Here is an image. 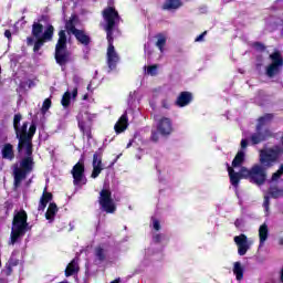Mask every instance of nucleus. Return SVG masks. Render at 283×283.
I'll return each instance as SVG.
<instances>
[{"mask_svg":"<svg viewBox=\"0 0 283 283\" xmlns=\"http://www.w3.org/2000/svg\"><path fill=\"white\" fill-rule=\"evenodd\" d=\"M103 19L106 24H104V30L106 32V39L108 42V49H107V65L109 69V72L112 70H116L117 63L120 61V57L118 56V53L116 52V49L114 48V30L118 28V24L120 23V15L118 14V11L114 7H107L103 10Z\"/></svg>","mask_w":283,"mask_h":283,"instance_id":"1","label":"nucleus"},{"mask_svg":"<svg viewBox=\"0 0 283 283\" xmlns=\"http://www.w3.org/2000/svg\"><path fill=\"white\" fill-rule=\"evenodd\" d=\"M46 15H41L36 22H33L31 31L32 36L27 38V45H34L33 52L35 53L39 52L45 43L54 39V25L49 23L43 28V24H41V21H46Z\"/></svg>","mask_w":283,"mask_h":283,"instance_id":"2","label":"nucleus"},{"mask_svg":"<svg viewBox=\"0 0 283 283\" xmlns=\"http://www.w3.org/2000/svg\"><path fill=\"white\" fill-rule=\"evenodd\" d=\"M32 229V226L28 223V213L25 210L15 211L11 228V241L9 244H17L28 231Z\"/></svg>","mask_w":283,"mask_h":283,"instance_id":"3","label":"nucleus"},{"mask_svg":"<svg viewBox=\"0 0 283 283\" xmlns=\"http://www.w3.org/2000/svg\"><path fill=\"white\" fill-rule=\"evenodd\" d=\"M268 169L262 164H255L251 169L241 167V177L252 182V185H256V187H262L266 182Z\"/></svg>","mask_w":283,"mask_h":283,"instance_id":"4","label":"nucleus"},{"mask_svg":"<svg viewBox=\"0 0 283 283\" xmlns=\"http://www.w3.org/2000/svg\"><path fill=\"white\" fill-rule=\"evenodd\" d=\"M55 61L61 67H65V64L72 61V52L67 50V35L65 34V30L59 32V40L55 45Z\"/></svg>","mask_w":283,"mask_h":283,"instance_id":"5","label":"nucleus"},{"mask_svg":"<svg viewBox=\"0 0 283 283\" xmlns=\"http://www.w3.org/2000/svg\"><path fill=\"white\" fill-rule=\"evenodd\" d=\"M28 122H24L22 126H19L20 129V136L18 143V151L21 154L23 151V147H32V138H34V134H36V122L32 119L31 126L28 132Z\"/></svg>","mask_w":283,"mask_h":283,"instance_id":"6","label":"nucleus"},{"mask_svg":"<svg viewBox=\"0 0 283 283\" xmlns=\"http://www.w3.org/2000/svg\"><path fill=\"white\" fill-rule=\"evenodd\" d=\"M280 154H282V147L280 146H274L272 148L260 150V165L268 169H271V167H273V165L277 163Z\"/></svg>","mask_w":283,"mask_h":283,"instance_id":"7","label":"nucleus"},{"mask_svg":"<svg viewBox=\"0 0 283 283\" xmlns=\"http://www.w3.org/2000/svg\"><path fill=\"white\" fill-rule=\"evenodd\" d=\"M94 118H96V115L90 114L87 111H81L77 115L78 127L88 139L92 138V120Z\"/></svg>","mask_w":283,"mask_h":283,"instance_id":"8","label":"nucleus"},{"mask_svg":"<svg viewBox=\"0 0 283 283\" xmlns=\"http://www.w3.org/2000/svg\"><path fill=\"white\" fill-rule=\"evenodd\" d=\"M270 59L272 62L265 69V76H268L269 78H273L274 76H277L280 72H282V67H283L282 53H280V51H276L270 54Z\"/></svg>","mask_w":283,"mask_h":283,"instance_id":"9","label":"nucleus"},{"mask_svg":"<svg viewBox=\"0 0 283 283\" xmlns=\"http://www.w3.org/2000/svg\"><path fill=\"white\" fill-rule=\"evenodd\" d=\"M98 203L102 211H105V213L116 212V203L112 199V191L107 189H102L99 192Z\"/></svg>","mask_w":283,"mask_h":283,"instance_id":"10","label":"nucleus"},{"mask_svg":"<svg viewBox=\"0 0 283 283\" xmlns=\"http://www.w3.org/2000/svg\"><path fill=\"white\" fill-rule=\"evenodd\" d=\"M73 176V185H87V178H85V165L83 159H81L71 170Z\"/></svg>","mask_w":283,"mask_h":283,"instance_id":"11","label":"nucleus"},{"mask_svg":"<svg viewBox=\"0 0 283 283\" xmlns=\"http://www.w3.org/2000/svg\"><path fill=\"white\" fill-rule=\"evenodd\" d=\"M269 138H273V132L269 128L256 126L255 132L250 137V140L252 145H260V143H264L265 140H269Z\"/></svg>","mask_w":283,"mask_h":283,"instance_id":"12","label":"nucleus"},{"mask_svg":"<svg viewBox=\"0 0 283 283\" xmlns=\"http://www.w3.org/2000/svg\"><path fill=\"white\" fill-rule=\"evenodd\" d=\"M103 169V148H98L93 155V171L91 178H98Z\"/></svg>","mask_w":283,"mask_h":283,"instance_id":"13","label":"nucleus"},{"mask_svg":"<svg viewBox=\"0 0 283 283\" xmlns=\"http://www.w3.org/2000/svg\"><path fill=\"white\" fill-rule=\"evenodd\" d=\"M25 157L20 161V167L22 170L30 174L34 169V158L32 157V146H24Z\"/></svg>","mask_w":283,"mask_h":283,"instance_id":"14","label":"nucleus"},{"mask_svg":"<svg viewBox=\"0 0 283 283\" xmlns=\"http://www.w3.org/2000/svg\"><path fill=\"white\" fill-rule=\"evenodd\" d=\"M71 34L75 36L76 41H78L81 45H84L86 54H90V43H92V38L88 34H86L84 30L80 29L74 30Z\"/></svg>","mask_w":283,"mask_h":283,"instance_id":"15","label":"nucleus"},{"mask_svg":"<svg viewBox=\"0 0 283 283\" xmlns=\"http://www.w3.org/2000/svg\"><path fill=\"white\" fill-rule=\"evenodd\" d=\"M234 242L238 247L239 255H247V251L251 249V243H249V238H247V234L234 237Z\"/></svg>","mask_w":283,"mask_h":283,"instance_id":"16","label":"nucleus"},{"mask_svg":"<svg viewBox=\"0 0 283 283\" xmlns=\"http://www.w3.org/2000/svg\"><path fill=\"white\" fill-rule=\"evenodd\" d=\"M28 174L29 172H27L25 170L19 168V165L14 166V168H13L14 190H17V189H19V187H21V182H23V180H25V178H28Z\"/></svg>","mask_w":283,"mask_h":283,"instance_id":"17","label":"nucleus"},{"mask_svg":"<svg viewBox=\"0 0 283 283\" xmlns=\"http://www.w3.org/2000/svg\"><path fill=\"white\" fill-rule=\"evenodd\" d=\"M158 132L161 134V136H169L171 134V119L164 117L160 119V122L157 125Z\"/></svg>","mask_w":283,"mask_h":283,"instance_id":"18","label":"nucleus"},{"mask_svg":"<svg viewBox=\"0 0 283 283\" xmlns=\"http://www.w3.org/2000/svg\"><path fill=\"white\" fill-rule=\"evenodd\" d=\"M228 167V172L230 176V182L232 185V187H234L235 189H238L239 185H240V179L244 178L242 177V168L240 169L239 172H235V170H233V168H231V166H229V164H227Z\"/></svg>","mask_w":283,"mask_h":283,"instance_id":"19","label":"nucleus"},{"mask_svg":"<svg viewBox=\"0 0 283 283\" xmlns=\"http://www.w3.org/2000/svg\"><path fill=\"white\" fill-rule=\"evenodd\" d=\"M193 101V96L189 92H181L180 95L177 97L176 105L178 107H187L189 103Z\"/></svg>","mask_w":283,"mask_h":283,"instance_id":"20","label":"nucleus"},{"mask_svg":"<svg viewBox=\"0 0 283 283\" xmlns=\"http://www.w3.org/2000/svg\"><path fill=\"white\" fill-rule=\"evenodd\" d=\"M129 126L128 119H127V111L120 116L118 122L115 124V132L116 134H123L125 129Z\"/></svg>","mask_w":283,"mask_h":283,"instance_id":"21","label":"nucleus"},{"mask_svg":"<svg viewBox=\"0 0 283 283\" xmlns=\"http://www.w3.org/2000/svg\"><path fill=\"white\" fill-rule=\"evenodd\" d=\"M259 238H260L259 249H262L264 247V242L269 240V226L266 223H263L259 228Z\"/></svg>","mask_w":283,"mask_h":283,"instance_id":"22","label":"nucleus"},{"mask_svg":"<svg viewBox=\"0 0 283 283\" xmlns=\"http://www.w3.org/2000/svg\"><path fill=\"white\" fill-rule=\"evenodd\" d=\"M1 154L4 160H14V146L12 144H4Z\"/></svg>","mask_w":283,"mask_h":283,"instance_id":"23","label":"nucleus"},{"mask_svg":"<svg viewBox=\"0 0 283 283\" xmlns=\"http://www.w3.org/2000/svg\"><path fill=\"white\" fill-rule=\"evenodd\" d=\"M46 191L48 189L45 188L42 197L40 198L38 211H45V208L48 207V202H51L52 200V192H46Z\"/></svg>","mask_w":283,"mask_h":283,"instance_id":"24","label":"nucleus"},{"mask_svg":"<svg viewBox=\"0 0 283 283\" xmlns=\"http://www.w3.org/2000/svg\"><path fill=\"white\" fill-rule=\"evenodd\" d=\"M78 269H80L78 268V256H76L66 266V270H65L66 277L72 276L74 273H78Z\"/></svg>","mask_w":283,"mask_h":283,"instance_id":"25","label":"nucleus"},{"mask_svg":"<svg viewBox=\"0 0 283 283\" xmlns=\"http://www.w3.org/2000/svg\"><path fill=\"white\" fill-rule=\"evenodd\" d=\"M76 25H78V15L72 14L71 18L69 19V21H66V23H65V28H66L69 34H72L74 32V30H78V29H76Z\"/></svg>","mask_w":283,"mask_h":283,"instance_id":"26","label":"nucleus"},{"mask_svg":"<svg viewBox=\"0 0 283 283\" xmlns=\"http://www.w3.org/2000/svg\"><path fill=\"white\" fill-rule=\"evenodd\" d=\"M107 260V250L103 249L102 247L95 248V262L97 264H103Z\"/></svg>","mask_w":283,"mask_h":283,"instance_id":"27","label":"nucleus"},{"mask_svg":"<svg viewBox=\"0 0 283 283\" xmlns=\"http://www.w3.org/2000/svg\"><path fill=\"white\" fill-rule=\"evenodd\" d=\"M56 213H59V207L56 206V203L51 202L45 213L46 220H50V222H54V217L56 216Z\"/></svg>","mask_w":283,"mask_h":283,"instance_id":"28","label":"nucleus"},{"mask_svg":"<svg viewBox=\"0 0 283 283\" xmlns=\"http://www.w3.org/2000/svg\"><path fill=\"white\" fill-rule=\"evenodd\" d=\"M181 6L182 1L180 0H166L163 4V10H178Z\"/></svg>","mask_w":283,"mask_h":283,"instance_id":"29","label":"nucleus"},{"mask_svg":"<svg viewBox=\"0 0 283 283\" xmlns=\"http://www.w3.org/2000/svg\"><path fill=\"white\" fill-rule=\"evenodd\" d=\"M233 273H234L238 282H240L244 279V268H242V263L234 262Z\"/></svg>","mask_w":283,"mask_h":283,"instance_id":"30","label":"nucleus"},{"mask_svg":"<svg viewBox=\"0 0 283 283\" xmlns=\"http://www.w3.org/2000/svg\"><path fill=\"white\" fill-rule=\"evenodd\" d=\"M275 116L271 113H266L265 115L259 117L256 126L264 128V125H269L273 120Z\"/></svg>","mask_w":283,"mask_h":283,"instance_id":"31","label":"nucleus"},{"mask_svg":"<svg viewBox=\"0 0 283 283\" xmlns=\"http://www.w3.org/2000/svg\"><path fill=\"white\" fill-rule=\"evenodd\" d=\"M21 114H15L13 117V129L15 132V138H20L21 140V130L19 129L20 125H21Z\"/></svg>","mask_w":283,"mask_h":283,"instance_id":"32","label":"nucleus"},{"mask_svg":"<svg viewBox=\"0 0 283 283\" xmlns=\"http://www.w3.org/2000/svg\"><path fill=\"white\" fill-rule=\"evenodd\" d=\"M245 156L247 154L244 153V150H239L234 159L232 160V167H240V165L244 163Z\"/></svg>","mask_w":283,"mask_h":283,"instance_id":"33","label":"nucleus"},{"mask_svg":"<svg viewBox=\"0 0 283 283\" xmlns=\"http://www.w3.org/2000/svg\"><path fill=\"white\" fill-rule=\"evenodd\" d=\"M12 266H19V260L14 258V253H12L11 258L9 259V262L7 263L6 275H11Z\"/></svg>","mask_w":283,"mask_h":283,"instance_id":"34","label":"nucleus"},{"mask_svg":"<svg viewBox=\"0 0 283 283\" xmlns=\"http://www.w3.org/2000/svg\"><path fill=\"white\" fill-rule=\"evenodd\" d=\"M283 176V164L280 166L276 172L272 175V178L269 180L270 185H275Z\"/></svg>","mask_w":283,"mask_h":283,"instance_id":"35","label":"nucleus"},{"mask_svg":"<svg viewBox=\"0 0 283 283\" xmlns=\"http://www.w3.org/2000/svg\"><path fill=\"white\" fill-rule=\"evenodd\" d=\"M157 39L156 45L159 48L160 52H164V48L167 45V38L163 33H159Z\"/></svg>","mask_w":283,"mask_h":283,"instance_id":"36","label":"nucleus"},{"mask_svg":"<svg viewBox=\"0 0 283 283\" xmlns=\"http://www.w3.org/2000/svg\"><path fill=\"white\" fill-rule=\"evenodd\" d=\"M71 98H72V93H70V91H66L62 96V101H61V104L63 105V107H70Z\"/></svg>","mask_w":283,"mask_h":283,"instance_id":"37","label":"nucleus"},{"mask_svg":"<svg viewBox=\"0 0 283 283\" xmlns=\"http://www.w3.org/2000/svg\"><path fill=\"white\" fill-rule=\"evenodd\" d=\"M50 107H52V99L46 98L42 105V114H45V112H48V109H50Z\"/></svg>","mask_w":283,"mask_h":283,"instance_id":"38","label":"nucleus"},{"mask_svg":"<svg viewBox=\"0 0 283 283\" xmlns=\"http://www.w3.org/2000/svg\"><path fill=\"white\" fill-rule=\"evenodd\" d=\"M252 46L256 52H264V50H266V46L262 42H254Z\"/></svg>","mask_w":283,"mask_h":283,"instance_id":"39","label":"nucleus"},{"mask_svg":"<svg viewBox=\"0 0 283 283\" xmlns=\"http://www.w3.org/2000/svg\"><path fill=\"white\" fill-rule=\"evenodd\" d=\"M147 74L150 76H156L158 74V65L148 66Z\"/></svg>","mask_w":283,"mask_h":283,"instance_id":"40","label":"nucleus"},{"mask_svg":"<svg viewBox=\"0 0 283 283\" xmlns=\"http://www.w3.org/2000/svg\"><path fill=\"white\" fill-rule=\"evenodd\" d=\"M163 240H165V234H154L153 235V242H155V244H160V242H163Z\"/></svg>","mask_w":283,"mask_h":283,"instance_id":"41","label":"nucleus"},{"mask_svg":"<svg viewBox=\"0 0 283 283\" xmlns=\"http://www.w3.org/2000/svg\"><path fill=\"white\" fill-rule=\"evenodd\" d=\"M136 94H137L136 91H135L134 93H130V94H129L128 101H127L129 107H132V105H134V101H135V98H136Z\"/></svg>","mask_w":283,"mask_h":283,"instance_id":"42","label":"nucleus"},{"mask_svg":"<svg viewBox=\"0 0 283 283\" xmlns=\"http://www.w3.org/2000/svg\"><path fill=\"white\" fill-rule=\"evenodd\" d=\"M153 220V229H155V231H160V221H158V219L156 218H151Z\"/></svg>","mask_w":283,"mask_h":283,"instance_id":"43","label":"nucleus"},{"mask_svg":"<svg viewBox=\"0 0 283 283\" xmlns=\"http://www.w3.org/2000/svg\"><path fill=\"white\" fill-rule=\"evenodd\" d=\"M271 205V198L269 196L264 197L263 207L265 211H269V206Z\"/></svg>","mask_w":283,"mask_h":283,"instance_id":"44","label":"nucleus"},{"mask_svg":"<svg viewBox=\"0 0 283 283\" xmlns=\"http://www.w3.org/2000/svg\"><path fill=\"white\" fill-rule=\"evenodd\" d=\"M234 227H237V229H242V227H244V220L243 219H237L234 221Z\"/></svg>","mask_w":283,"mask_h":283,"instance_id":"45","label":"nucleus"},{"mask_svg":"<svg viewBox=\"0 0 283 283\" xmlns=\"http://www.w3.org/2000/svg\"><path fill=\"white\" fill-rule=\"evenodd\" d=\"M73 83H75L76 87H78V85H81V83H83V78H81V76H78V75H74Z\"/></svg>","mask_w":283,"mask_h":283,"instance_id":"46","label":"nucleus"},{"mask_svg":"<svg viewBox=\"0 0 283 283\" xmlns=\"http://www.w3.org/2000/svg\"><path fill=\"white\" fill-rule=\"evenodd\" d=\"M205 36H207V31H205L203 33H201L199 36L196 38V42L200 43L201 41H205Z\"/></svg>","mask_w":283,"mask_h":283,"instance_id":"47","label":"nucleus"},{"mask_svg":"<svg viewBox=\"0 0 283 283\" xmlns=\"http://www.w3.org/2000/svg\"><path fill=\"white\" fill-rule=\"evenodd\" d=\"M150 138H151V140H153L154 143H158V133L153 132Z\"/></svg>","mask_w":283,"mask_h":283,"instance_id":"48","label":"nucleus"},{"mask_svg":"<svg viewBox=\"0 0 283 283\" xmlns=\"http://www.w3.org/2000/svg\"><path fill=\"white\" fill-rule=\"evenodd\" d=\"M249 147V142L247 139L241 140V149H247Z\"/></svg>","mask_w":283,"mask_h":283,"instance_id":"49","label":"nucleus"},{"mask_svg":"<svg viewBox=\"0 0 283 283\" xmlns=\"http://www.w3.org/2000/svg\"><path fill=\"white\" fill-rule=\"evenodd\" d=\"M4 36H6L7 39H9V41H10V39H12V32H10V30H6V31H4Z\"/></svg>","mask_w":283,"mask_h":283,"instance_id":"50","label":"nucleus"},{"mask_svg":"<svg viewBox=\"0 0 283 283\" xmlns=\"http://www.w3.org/2000/svg\"><path fill=\"white\" fill-rule=\"evenodd\" d=\"M76 96H78V87L75 86V88L72 92V97L75 98Z\"/></svg>","mask_w":283,"mask_h":283,"instance_id":"51","label":"nucleus"},{"mask_svg":"<svg viewBox=\"0 0 283 283\" xmlns=\"http://www.w3.org/2000/svg\"><path fill=\"white\" fill-rule=\"evenodd\" d=\"M90 53H87V50H85V48H84V60L85 61H88L90 60V55H88Z\"/></svg>","mask_w":283,"mask_h":283,"instance_id":"52","label":"nucleus"},{"mask_svg":"<svg viewBox=\"0 0 283 283\" xmlns=\"http://www.w3.org/2000/svg\"><path fill=\"white\" fill-rule=\"evenodd\" d=\"M28 83H29V87H34V82L32 80H29Z\"/></svg>","mask_w":283,"mask_h":283,"instance_id":"53","label":"nucleus"},{"mask_svg":"<svg viewBox=\"0 0 283 283\" xmlns=\"http://www.w3.org/2000/svg\"><path fill=\"white\" fill-rule=\"evenodd\" d=\"M134 140H130L128 144H127V149H129V147H132Z\"/></svg>","mask_w":283,"mask_h":283,"instance_id":"54","label":"nucleus"},{"mask_svg":"<svg viewBox=\"0 0 283 283\" xmlns=\"http://www.w3.org/2000/svg\"><path fill=\"white\" fill-rule=\"evenodd\" d=\"M279 244H280L281 247H283V238H280V239H279Z\"/></svg>","mask_w":283,"mask_h":283,"instance_id":"55","label":"nucleus"},{"mask_svg":"<svg viewBox=\"0 0 283 283\" xmlns=\"http://www.w3.org/2000/svg\"><path fill=\"white\" fill-rule=\"evenodd\" d=\"M87 90H88V91L92 90V83H90V84L87 85Z\"/></svg>","mask_w":283,"mask_h":283,"instance_id":"56","label":"nucleus"},{"mask_svg":"<svg viewBox=\"0 0 283 283\" xmlns=\"http://www.w3.org/2000/svg\"><path fill=\"white\" fill-rule=\"evenodd\" d=\"M87 98H88V95L85 94L84 97H83V99H84V101H87Z\"/></svg>","mask_w":283,"mask_h":283,"instance_id":"57","label":"nucleus"},{"mask_svg":"<svg viewBox=\"0 0 283 283\" xmlns=\"http://www.w3.org/2000/svg\"><path fill=\"white\" fill-rule=\"evenodd\" d=\"M149 48V44H145V51L147 52V49Z\"/></svg>","mask_w":283,"mask_h":283,"instance_id":"58","label":"nucleus"},{"mask_svg":"<svg viewBox=\"0 0 283 283\" xmlns=\"http://www.w3.org/2000/svg\"><path fill=\"white\" fill-rule=\"evenodd\" d=\"M164 107H165L166 109H168V108H169V106H167V104H165V102H164Z\"/></svg>","mask_w":283,"mask_h":283,"instance_id":"59","label":"nucleus"},{"mask_svg":"<svg viewBox=\"0 0 283 283\" xmlns=\"http://www.w3.org/2000/svg\"><path fill=\"white\" fill-rule=\"evenodd\" d=\"M8 209H12V206H11V205H8Z\"/></svg>","mask_w":283,"mask_h":283,"instance_id":"60","label":"nucleus"},{"mask_svg":"<svg viewBox=\"0 0 283 283\" xmlns=\"http://www.w3.org/2000/svg\"><path fill=\"white\" fill-rule=\"evenodd\" d=\"M137 158H138V160H140V156H138Z\"/></svg>","mask_w":283,"mask_h":283,"instance_id":"61","label":"nucleus"},{"mask_svg":"<svg viewBox=\"0 0 283 283\" xmlns=\"http://www.w3.org/2000/svg\"><path fill=\"white\" fill-rule=\"evenodd\" d=\"M0 74H1V66H0Z\"/></svg>","mask_w":283,"mask_h":283,"instance_id":"62","label":"nucleus"},{"mask_svg":"<svg viewBox=\"0 0 283 283\" xmlns=\"http://www.w3.org/2000/svg\"><path fill=\"white\" fill-rule=\"evenodd\" d=\"M0 266H1V261H0Z\"/></svg>","mask_w":283,"mask_h":283,"instance_id":"63","label":"nucleus"}]
</instances>
